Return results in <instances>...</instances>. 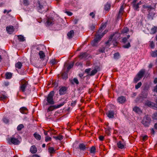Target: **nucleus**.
<instances>
[{
	"mask_svg": "<svg viewBox=\"0 0 157 157\" xmlns=\"http://www.w3.org/2000/svg\"><path fill=\"white\" fill-rule=\"evenodd\" d=\"M20 112L24 114H27L28 113V109L27 108L25 107H22L20 109Z\"/></svg>",
	"mask_w": 157,
	"mask_h": 157,
	"instance_id": "14",
	"label": "nucleus"
},
{
	"mask_svg": "<svg viewBox=\"0 0 157 157\" xmlns=\"http://www.w3.org/2000/svg\"><path fill=\"white\" fill-rule=\"evenodd\" d=\"M124 10V6L122 5L121 6L119 13L120 15L122 14Z\"/></svg>",
	"mask_w": 157,
	"mask_h": 157,
	"instance_id": "38",
	"label": "nucleus"
},
{
	"mask_svg": "<svg viewBox=\"0 0 157 157\" xmlns=\"http://www.w3.org/2000/svg\"><path fill=\"white\" fill-rule=\"evenodd\" d=\"M91 68L86 69L85 70V72L86 73L88 74L91 71Z\"/></svg>",
	"mask_w": 157,
	"mask_h": 157,
	"instance_id": "57",
	"label": "nucleus"
},
{
	"mask_svg": "<svg viewBox=\"0 0 157 157\" xmlns=\"http://www.w3.org/2000/svg\"><path fill=\"white\" fill-rule=\"evenodd\" d=\"M79 147L81 150H84L86 148L85 145L83 144H80L79 146Z\"/></svg>",
	"mask_w": 157,
	"mask_h": 157,
	"instance_id": "27",
	"label": "nucleus"
},
{
	"mask_svg": "<svg viewBox=\"0 0 157 157\" xmlns=\"http://www.w3.org/2000/svg\"><path fill=\"white\" fill-rule=\"evenodd\" d=\"M105 24H102L101 26L99 28L98 31V33H100L105 29Z\"/></svg>",
	"mask_w": 157,
	"mask_h": 157,
	"instance_id": "30",
	"label": "nucleus"
},
{
	"mask_svg": "<svg viewBox=\"0 0 157 157\" xmlns=\"http://www.w3.org/2000/svg\"><path fill=\"white\" fill-rule=\"evenodd\" d=\"M126 101V98L123 96H120L117 99V101L120 104H124Z\"/></svg>",
	"mask_w": 157,
	"mask_h": 157,
	"instance_id": "11",
	"label": "nucleus"
},
{
	"mask_svg": "<svg viewBox=\"0 0 157 157\" xmlns=\"http://www.w3.org/2000/svg\"><path fill=\"white\" fill-rule=\"evenodd\" d=\"M74 64V62H72L71 63H70L68 66L67 68V69L68 70H70L71 68H72L73 67Z\"/></svg>",
	"mask_w": 157,
	"mask_h": 157,
	"instance_id": "40",
	"label": "nucleus"
},
{
	"mask_svg": "<svg viewBox=\"0 0 157 157\" xmlns=\"http://www.w3.org/2000/svg\"><path fill=\"white\" fill-rule=\"evenodd\" d=\"M67 90L66 87L64 86L62 87L59 90V94L60 95H62L65 94Z\"/></svg>",
	"mask_w": 157,
	"mask_h": 157,
	"instance_id": "13",
	"label": "nucleus"
},
{
	"mask_svg": "<svg viewBox=\"0 0 157 157\" xmlns=\"http://www.w3.org/2000/svg\"><path fill=\"white\" fill-rule=\"evenodd\" d=\"M33 136L35 138L38 140H40L41 139V137L40 135L37 132H35L33 134Z\"/></svg>",
	"mask_w": 157,
	"mask_h": 157,
	"instance_id": "24",
	"label": "nucleus"
},
{
	"mask_svg": "<svg viewBox=\"0 0 157 157\" xmlns=\"http://www.w3.org/2000/svg\"><path fill=\"white\" fill-rule=\"evenodd\" d=\"M97 72V71L96 69H95L91 71L90 74H89L90 76H93L96 74Z\"/></svg>",
	"mask_w": 157,
	"mask_h": 157,
	"instance_id": "34",
	"label": "nucleus"
},
{
	"mask_svg": "<svg viewBox=\"0 0 157 157\" xmlns=\"http://www.w3.org/2000/svg\"><path fill=\"white\" fill-rule=\"evenodd\" d=\"M99 138L100 140L102 141L104 140V137L102 136H99Z\"/></svg>",
	"mask_w": 157,
	"mask_h": 157,
	"instance_id": "61",
	"label": "nucleus"
},
{
	"mask_svg": "<svg viewBox=\"0 0 157 157\" xmlns=\"http://www.w3.org/2000/svg\"><path fill=\"white\" fill-rule=\"evenodd\" d=\"M28 87V82L25 81L22 82L20 84V90L23 92H24Z\"/></svg>",
	"mask_w": 157,
	"mask_h": 157,
	"instance_id": "6",
	"label": "nucleus"
},
{
	"mask_svg": "<svg viewBox=\"0 0 157 157\" xmlns=\"http://www.w3.org/2000/svg\"><path fill=\"white\" fill-rule=\"evenodd\" d=\"M117 147L120 149H123L124 148V146H125V144L121 142V141H119L118 142L117 144Z\"/></svg>",
	"mask_w": 157,
	"mask_h": 157,
	"instance_id": "16",
	"label": "nucleus"
},
{
	"mask_svg": "<svg viewBox=\"0 0 157 157\" xmlns=\"http://www.w3.org/2000/svg\"><path fill=\"white\" fill-rule=\"evenodd\" d=\"M39 55L40 58L41 59H44L45 57V54L43 51H40L39 53Z\"/></svg>",
	"mask_w": 157,
	"mask_h": 157,
	"instance_id": "25",
	"label": "nucleus"
},
{
	"mask_svg": "<svg viewBox=\"0 0 157 157\" xmlns=\"http://www.w3.org/2000/svg\"><path fill=\"white\" fill-rule=\"evenodd\" d=\"M151 56L153 57H155L157 56V50H156L152 51L151 53Z\"/></svg>",
	"mask_w": 157,
	"mask_h": 157,
	"instance_id": "28",
	"label": "nucleus"
},
{
	"mask_svg": "<svg viewBox=\"0 0 157 157\" xmlns=\"http://www.w3.org/2000/svg\"><path fill=\"white\" fill-rule=\"evenodd\" d=\"M106 114L109 118H113L114 117V113L113 111H109L106 113Z\"/></svg>",
	"mask_w": 157,
	"mask_h": 157,
	"instance_id": "19",
	"label": "nucleus"
},
{
	"mask_svg": "<svg viewBox=\"0 0 157 157\" xmlns=\"http://www.w3.org/2000/svg\"><path fill=\"white\" fill-rule=\"evenodd\" d=\"M90 15L92 16V18H94L95 16V14L93 12H91L90 13Z\"/></svg>",
	"mask_w": 157,
	"mask_h": 157,
	"instance_id": "59",
	"label": "nucleus"
},
{
	"mask_svg": "<svg viewBox=\"0 0 157 157\" xmlns=\"http://www.w3.org/2000/svg\"><path fill=\"white\" fill-rule=\"evenodd\" d=\"M120 36V34L118 33H115L114 34L110 36L108 40L106 42V44H108L109 43H110V42L112 41L111 43H113L114 46H116L117 44L116 40L119 38Z\"/></svg>",
	"mask_w": 157,
	"mask_h": 157,
	"instance_id": "2",
	"label": "nucleus"
},
{
	"mask_svg": "<svg viewBox=\"0 0 157 157\" xmlns=\"http://www.w3.org/2000/svg\"><path fill=\"white\" fill-rule=\"evenodd\" d=\"M152 117L154 119H155V120L157 119V113H155L153 114V115Z\"/></svg>",
	"mask_w": 157,
	"mask_h": 157,
	"instance_id": "50",
	"label": "nucleus"
},
{
	"mask_svg": "<svg viewBox=\"0 0 157 157\" xmlns=\"http://www.w3.org/2000/svg\"><path fill=\"white\" fill-rule=\"evenodd\" d=\"M64 103V102H63L57 105L51 106L48 108V112L51 111H53L54 109L59 108L63 105Z\"/></svg>",
	"mask_w": 157,
	"mask_h": 157,
	"instance_id": "9",
	"label": "nucleus"
},
{
	"mask_svg": "<svg viewBox=\"0 0 157 157\" xmlns=\"http://www.w3.org/2000/svg\"><path fill=\"white\" fill-rule=\"evenodd\" d=\"M24 128V125L23 124H21L19 125L17 127V129L18 131L21 130Z\"/></svg>",
	"mask_w": 157,
	"mask_h": 157,
	"instance_id": "36",
	"label": "nucleus"
},
{
	"mask_svg": "<svg viewBox=\"0 0 157 157\" xmlns=\"http://www.w3.org/2000/svg\"><path fill=\"white\" fill-rule=\"evenodd\" d=\"M21 141V138L17 134H15L13 135L8 140V143L9 144H13L15 145L20 144Z\"/></svg>",
	"mask_w": 157,
	"mask_h": 157,
	"instance_id": "1",
	"label": "nucleus"
},
{
	"mask_svg": "<svg viewBox=\"0 0 157 157\" xmlns=\"http://www.w3.org/2000/svg\"><path fill=\"white\" fill-rule=\"evenodd\" d=\"M145 105L148 106V107H151L153 109L157 110V104H155L154 103L147 101L145 102L144 104Z\"/></svg>",
	"mask_w": 157,
	"mask_h": 157,
	"instance_id": "7",
	"label": "nucleus"
},
{
	"mask_svg": "<svg viewBox=\"0 0 157 157\" xmlns=\"http://www.w3.org/2000/svg\"><path fill=\"white\" fill-rule=\"evenodd\" d=\"M143 7L144 8H148L149 9H152V7L151 6H148L147 5H144L143 6Z\"/></svg>",
	"mask_w": 157,
	"mask_h": 157,
	"instance_id": "47",
	"label": "nucleus"
},
{
	"mask_svg": "<svg viewBox=\"0 0 157 157\" xmlns=\"http://www.w3.org/2000/svg\"><path fill=\"white\" fill-rule=\"evenodd\" d=\"M54 94V92L52 91L48 94L47 98L46 100L47 103H46V105H53L54 104V101L53 100Z\"/></svg>",
	"mask_w": 157,
	"mask_h": 157,
	"instance_id": "3",
	"label": "nucleus"
},
{
	"mask_svg": "<svg viewBox=\"0 0 157 157\" xmlns=\"http://www.w3.org/2000/svg\"><path fill=\"white\" fill-rule=\"evenodd\" d=\"M54 21L52 18H48L47 20L46 23L47 26H50L54 24Z\"/></svg>",
	"mask_w": 157,
	"mask_h": 157,
	"instance_id": "12",
	"label": "nucleus"
},
{
	"mask_svg": "<svg viewBox=\"0 0 157 157\" xmlns=\"http://www.w3.org/2000/svg\"><path fill=\"white\" fill-rule=\"evenodd\" d=\"M120 57V54L118 52L115 53L114 55V58L115 59H118Z\"/></svg>",
	"mask_w": 157,
	"mask_h": 157,
	"instance_id": "35",
	"label": "nucleus"
},
{
	"mask_svg": "<svg viewBox=\"0 0 157 157\" xmlns=\"http://www.w3.org/2000/svg\"><path fill=\"white\" fill-rule=\"evenodd\" d=\"M145 71L144 69L141 70L137 74L134 79L135 83H136L142 78L145 73Z\"/></svg>",
	"mask_w": 157,
	"mask_h": 157,
	"instance_id": "4",
	"label": "nucleus"
},
{
	"mask_svg": "<svg viewBox=\"0 0 157 157\" xmlns=\"http://www.w3.org/2000/svg\"><path fill=\"white\" fill-rule=\"evenodd\" d=\"M127 40V39L126 37H124L122 39V41L123 43H125L126 42Z\"/></svg>",
	"mask_w": 157,
	"mask_h": 157,
	"instance_id": "62",
	"label": "nucleus"
},
{
	"mask_svg": "<svg viewBox=\"0 0 157 157\" xmlns=\"http://www.w3.org/2000/svg\"><path fill=\"white\" fill-rule=\"evenodd\" d=\"M66 13L68 15L70 16H71L72 15V13L69 11H66Z\"/></svg>",
	"mask_w": 157,
	"mask_h": 157,
	"instance_id": "60",
	"label": "nucleus"
},
{
	"mask_svg": "<svg viewBox=\"0 0 157 157\" xmlns=\"http://www.w3.org/2000/svg\"><path fill=\"white\" fill-rule=\"evenodd\" d=\"M153 66V64L152 63H150L148 66V67L149 68H151Z\"/></svg>",
	"mask_w": 157,
	"mask_h": 157,
	"instance_id": "63",
	"label": "nucleus"
},
{
	"mask_svg": "<svg viewBox=\"0 0 157 157\" xmlns=\"http://www.w3.org/2000/svg\"><path fill=\"white\" fill-rule=\"evenodd\" d=\"M63 78H67V75L66 73H63L62 75Z\"/></svg>",
	"mask_w": 157,
	"mask_h": 157,
	"instance_id": "52",
	"label": "nucleus"
},
{
	"mask_svg": "<svg viewBox=\"0 0 157 157\" xmlns=\"http://www.w3.org/2000/svg\"><path fill=\"white\" fill-rule=\"evenodd\" d=\"M74 32L73 30H71L67 34V36L69 38H72L74 36Z\"/></svg>",
	"mask_w": 157,
	"mask_h": 157,
	"instance_id": "20",
	"label": "nucleus"
},
{
	"mask_svg": "<svg viewBox=\"0 0 157 157\" xmlns=\"http://www.w3.org/2000/svg\"><path fill=\"white\" fill-rule=\"evenodd\" d=\"M19 40L20 41H24L25 40V39L24 37L22 35H18L17 36Z\"/></svg>",
	"mask_w": 157,
	"mask_h": 157,
	"instance_id": "31",
	"label": "nucleus"
},
{
	"mask_svg": "<svg viewBox=\"0 0 157 157\" xmlns=\"http://www.w3.org/2000/svg\"><path fill=\"white\" fill-rule=\"evenodd\" d=\"M50 62L52 65H54L56 63V61L55 59H52L51 60Z\"/></svg>",
	"mask_w": 157,
	"mask_h": 157,
	"instance_id": "53",
	"label": "nucleus"
},
{
	"mask_svg": "<svg viewBox=\"0 0 157 157\" xmlns=\"http://www.w3.org/2000/svg\"><path fill=\"white\" fill-rule=\"evenodd\" d=\"M3 122L6 124H7L9 122V120L6 117H4L3 118Z\"/></svg>",
	"mask_w": 157,
	"mask_h": 157,
	"instance_id": "42",
	"label": "nucleus"
},
{
	"mask_svg": "<svg viewBox=\"0 0 157 157\" xmlns=\"http://www.w3.org/2000/svg\"><path fill=\"white\" fill-rule=\"evenodd\" d=\"M133 110L138 113H142V111L137 106H135L133 108Z\"/></svg>",
	"mask_w": 157,
	"mask_h": 157,
	"instance_id": "21",
	"label": "nucleus"
},
{
	"mask_svg": "<svg viewBox=\"0 0 157 157\" xmlns=\"http://www.w3.org/2000/svg\"><path fill=\"white\" fill-rule=\"evenodd\" d=\"M111 5L109 3H107L105 6L104 9L105 10L108 11L110 8Z\"/></svg>",
	"mask_w": 157,
	"mask_h": 157,
	"instance_id": "26",
	"label": "nucleus"
},
{
	"mask_svg": "<svg viewBox=\"0 0 157 157\" xmlns=\"http://www.w3.org/2000/svg\"><path fill=\"white\" fill-rule=\"evenodd\" d=\"M151 30L153 33H156L157 31V27H154L151 29Z\"/></svg>",
	"mask_w": 157,
	"mask_h": 157,
	"instance_id": "41",
	"label": "nucleus"
},
{
	"mask_svg": "<svg viewBox=\"0 0 157 157\" xmlns=\"http://www.w3.org/2000/svg\"><path fill=\"white\" fill-rule=\"evenodd\" d=\"M130 47V43H128L127 44L124 45L123 46V48H128Z\"/></svg>",
	"mask_w": 157,
	"mask_h": 157,
	"instance_id": "44",
	"label": "nucleus"
},
{
	"mask_svg": "<svg viewBox=\"0 0 157 157\" xmlns=\"http://www.w3.org/2000/svg\"><path fill=\"white\" fill-rule=\"evenodd\" d=\"M48 152L50 154L54 153L55 151L56 150H55L54 148L52 147H50L48 149Z\"/></svg>",
	"mask_w": 157,
	"mask_h": 157,
	"instance_id": "29",
	"label": "nucleus"
},
{
	"mask_svg": "<svg viewBox=\"0 0 157 157\" xmlns=\"http://www.w3.org/2000/svg\"><path fill=\"white\" fill-rule=\"evenodd\" d=\"M151 118L148 115L145 116L142 121V124L145 127H148L150 124Z\"/></svg>",
	"mask_w": 157,
	"mask_h": 157,
	"instance_id": "5",
	"label": "nucleus"
},
{
	"mask_svg": "<svg viewBox=\"0 0 157 157\" xmlns=\"http://www.w3.org/2000/svg\"><path fill=\"white\" fill-rule=\"evenodd\" d=\"M148 138V136L147 135H145L143 136L142 137V140L144 141H145L146 140H147Z\"/></svg>",
	"mask_w": 157,
	"mask_h": 157,
	"instance_id": "48",
	"label": "nucleus"
},
{
	"mask_svg": "<svg viewBox=\"0 0 157 157\" xmlns=\"http://www.w3.org/2000/svg\"><path fill=\"white\" fill-rule=\"evenodd\" d=\"M142 83L140 82L138 83V84L135 85V88L136 89L139 88L141 86Z\"/></svg>",
	"mask_w": 157,
	"mask_h": 157,
	"instance_id": "39",
	"label": "nucleus"
},
{
	"mask_svg": "<svg viewBox=\"0 0 157 157\" xmlns=\"http://www.w3.org/2000/svg\"><path fill=\"white\" fill-rule=\"evenodd\" d=\"M77 102V101H73L71 104V106H74L75 105Z\"/></svg>",
	"mask_w": 157,
	"mask_h": 157,
	"instance_id": "55",
	"label": "nucleus"
},
{
	"mask_svg": "<svg viewBox=\"0 0 157 157\" xmlns=\"http://www.w3.org/2000/svg\"><path fill=\"white\" fill-rule=\"evenodd\" d=\"M6 30L9 34H12L14 31V28L13 26H9L6 28Z\"/></svg>",
	"mask_w": 157,
	"mask_h": 157,
	"instance_id": "15",
	"label": "nucleus"
},
{
	"mask_svg": "<svg viewBox=\"0 0 157 157\" xmlns=\"http://www.w3.org/2000/svg\"><path fill=\"white\" fill-rule=\"evenodd\" d=\"M15 66L16 68L20 69L21 68L22 66V63L20 62H18L15 64Z\"/></svg>",
	"mask_w": 157,
	"mask_h": 157,
	"instance_id": "23",
	"label": "nucleus"
},
{
	"mask_svg": "<svg viewBox=\"0 0 157 157\" xmlns=\"http://www.w3.org/2000/svg\"><path fill=\"white\" fill-rule=\"evenodd\" d=\"M105 50V48H102L100 49L99 50L100 52H102V53L104 52Z\"/></svg>",
	"mask_w": 157,
	"mask_h": 157,
	"instance_id": "58",
	"label": "nucleus"
},
{
	"mask_svg": "<svg viewBox=\"0 0 157 157\" xmlns=\"http://www.w3.org/2000/svg\"><path fill=\"white\" fill-rule=\"evenodd\" d=\"M87 56V53L86 52L82 53L79 55V58L80 59H85Z\"/></svg>",
	"mask_w": 157,
	"mask_h": 157,
	"instance_id": "22",
	"label": "nucleus"
},
{
	"mask_svg": "<svg viewBox=\"0 0 157 157\" xmlns=\"http://www.w3.org/2000/svg\"><path fill=\"white\" fill-rule=\"evenodd\" d=\"M134 9L136 10H137V9L139 8V5L137 4H134Z\"/></svg>",
	"mask_w": 157,
	"mask_h": 157,
	"instance_id": "51",
	"label": "nucleus"
},
{
	"mask_svg": "<svg viewBox=\"0 0 157 157\" xmlns=\"http://www.w3.org/2000/svg\"><path fill=\"white\" fill-rule=\"evenodd\" d=\"M102 37V36L101 35H96L95 38L92 42V45L93 46H95L96 45V44L100 40Z\"/></svg>",
	"mask_w": 157,
	"mask_h": 157,
	"instance_id": "10",
	"label": "nucleus"
},
{
	"mask_svg": "<svg viewBox=\"0 0 157 157\" xmlns=\"http://www.w3.org/2000/svg\"><path fill=\"white\" fill-rule=\"evenodd\" d=\"M28 157H40L39 155L36 154L31 155L29 156Z\"/></svg>",
	"mask_w": 157,
	"mask_h": 157,
	"instance_id": "54",
	"label": "nucleus"
},
{
	"mask_svg": "<svg viewBox=\"0 0 157 157\" xmlns=\"http://www.w3.org/2000/svg\"><path fill=\"white\" fill-rule=\"evenodd\" d=\"M37 3L39 5V10H42L44 8V6H46L47 5L46 2L43 0H38Z\"/></svg>",
	"mask_w": 157,
	"mask_h": 157,
	"instance_id": "8",
	"label": "nucleus"
},
{
	"mask_svg": "<svg viewBox=\"0 0 157 157\" xmlns=\"http://www.w3.org/2000/svg\"><path fill=\"white\" fill-rule=\"evenodd\" d=\"M56 140H61L63 139V136L62 135H59L57 136H55L54 137Z\"/></svg>",
	"mask_w": 157,
	"mask_h": 157,
	"instance_id": "37",
	"label": "nucleus"
},
{
	"mask_svg": "<svg viewBox=\"0 0 157 157\" xmlns=\"http://www.w3.org/2000/svg\"><path fill=\"white\" fill-rule=\"evenodd\" d=\"M12 77V74L10 73H6V77L7 79H10Z\"/></svg>",
	"mask_w": 157,
	"mask_h": 157,
	"instance_id": "33",
	"label": "nucleus"
},
{
	"mask_svg": "<svg viewBox=\"0 0 157 157\" xmlns=\"http://www.w3.org/2000/svg\"><path fill=\"white\" fill-rule=\"evenodd\" d=\"M30 151L33 154H35L37 152V149L34 145L32 146L30 149Z\"/></svg>",
	"mask_w": 157,
	"mask_h": 157,
	"instance_id": "18",
	"label": "nucleus"
},
{
	"mask_svg": "<svg viewBox=\"0 0 157 157\" xmlns=\"http://www.w3.org/2000/svg\"><path fill=\"white\" fill-rule=\"evenodd\" d=\"M70 81L72 85H74L75 83L76 84V85H78L79 83V81L78 79L76 78H74L72 79H70Z\"/></svg>",
	"mask_w": 157,
	"mask_h": 157,
	"instance_id": "17",
	"label": "nucleus"
},
{
	"mask_svg": "<svg viewBox=\"0 0 157 157\" xmlns=\"http://www.w3.org/2000/svg\"><path fill=\"white\" fill-rule=\"evenodd\" d=\"M51 137L48 136H47L45 137V141L46 142L51 141Z\"/></svg>",
	"mask_w": 157,
	"mask_h": 157,
	"instance_id": "45",
	"label": "nucleus"
},
{
	"mask_svg": "<svg viewBox=\"0 0 157 157\" xmlns=\"http://www.w3.org/2000/svg\"><path fill=\"white\" fill-rule=\"evenodd\" d=\"M6 97L5 95H2L0 97V100H2L4 99H5Z\"/></svg>",
	"mask_w": 157,
	"mask_h": 157,
	"instance_id": "56",
	"label": "nucleus"
},
{
	"mask_svg": "<svg viewBox=\"0 0 157 157\" xmlns=\"http://www.w3.org/2000/svg\"><path fill=\"white\" fill-rule=\"evenodd\" d=\"M153 82L154 83L156 84L157 83V78H155Z\"/></svg>",
	"mask_w": 157,
	"mask_h": 157,
	"instance_id": "64",
	"label": "nucleus"
},
{
	"mask_svg": "<svg viewBox=\"0 0 157 157\" xmlns=\"http://www.w3.org/2000/svg\"><path fill=\"white\" fill-rule=\"evenodd\" d=\"M23 4L25 6L28 5L29 4L28 0H23Z\"/></svg>",
	"mask_w": 157,
	"mask_h": 157,
	"instance_id": "46",
	"label": "nucleus"
},
{
	"mask_svg": "<svg viewBox=\"0 0 157 157\" xmlns=\"http://www.w3.org/2000/svg\"><path fill=\"white\" fill-rule=\"evenodd\" d=\"M150 46L151 48H154L155 46V44L153 41H151L150 43Z\"/></svg>",
	"mask_w": 157,
	"mask_h": 157,
	"instance_id": "49",
	"label": "nucleus"
},
{
	"mask_svg": "<svg viewBox=\"0 0 157 157\" xmlns=\"http://www.w3.org/2000/svg\"><path fill=\"white\" fill-rule=\"evenodd\" d=\"M96 148L94 146H92L90 149V152L91 153L95 154L96 152Z\"/></svg>",
	"mask_w": 157,
	"mask_h": 157,
	"instance_id": "32",
	"label": "nucleus"
},
{
	"mask_svg": "<svg viewBox=\"0 0 157 157\" xmlns=\"http://www.w3.org/2000/svg\"><path fill=\"white\" fill-rule=\"evenodd\" d=\"M128 31V28L126 27L124 28L122 30V32L123 33H125L127 32Z\"/></svg>",
	"mask_w": 157,
	"mask_h": 157,
	"instance_id": "43",
	"label": "nucleus"
}]
</instances>
